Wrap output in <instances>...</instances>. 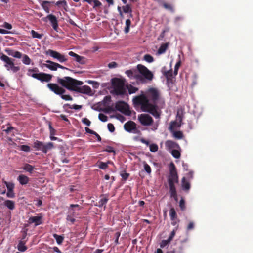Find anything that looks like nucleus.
Wrapping results in <instances>:
<instances>
[{
	"label": "nucleus",
	"mask_w": 253,
	"mask_h": 253,
	"mask_svg": "<svg viewBox=\"0 0 253 253\" xmlns=\"http://www.w3.org/2000/svg\"><path fill=\"white\" fill-rule=\"evenodd\" d=\"M181 65V61L179 60L175 64L174 67V71L173 74L175 76H176L178 73V70L179 68V67Z\"/></svg>",
	"instance_id": "a18cd8bd"
},
{
	"label": "nucleus",
	"mask_w": 253,
	"mask_h": 253,
	"mask_svg": "<svg viewBox=\"0 0 253 253\" xmlns=\"http://www.w3.org/2000/svg\"><path fill=\"white\" fill-rule=\"evenodd\" d=\"M46 62L47 63L43 64V66L44 67H46L52 71H56L57 70V67L55 65H57L56 62H54L50 60H46Z\"/></svg>",
	"instance_id": "a211bd4d"
},
{
	"label": "nucleus",
	"mask_w": 253,
	"mask_h": 253,
	"mask_svg": "<svg viewBox=\"0 0 253 253\" xmlns=\"http://www.w3.org/2000/svg\"><path fill=\"white\" fill-rule=\"evenodd\" d=\"M56 5L57 6H62L65 10H67V8L68 7V5L67 1L65 0H59L55 3Z\"/></svg>",
	"instance_id": "c756f323"
},
{
	"label": "nucleus",
	"mask_w": 253,
	"mask_h": 253,
	"mask_svg": "<svg viewBox=\"0 0 253 253\" xmlns=\"http://www.w3.org/2000/svg\"><path fill=\"white\" fill-rule=\"evenodd\" d=\"M0 58L4 63V66L8 71H11L13 73H16L20 70L19 66L14 65V59L9 57L3 53H1Z\"/></svg>",
	"instance_id": "423d86ee"
},
{
	"label": "nucleus",
	"mask_w": 253,
	"mask_h": 253,
	"mask_svg": "<svg viewBox=\"0 0 253 253\" xmlns=\"http://www.w3.org/2000/svg\"><path fill=\"white\" fill-rule=\"evenodd\" d=\"M47 86L50 90L57 95H60L62 94H64L66 92V90L64 88L56 84L49 83L47 84Z\"/></svg>",
	"instance_id": "ddd939ff"
},
{
	"label": "nucleus",
	"mask_w": 253,
	"mask_h": 253,
	"mask_svg": "<svg viewBox=\"0 0 253 253\" xmlns=\"http://www.w3.org/2000/svg\"><path fill=\"white\" fill-rule=\"evenodd\" d=\"M69 107L70 109H73L75 110H80L82 108V106L81 105L74 104L73 105H71L69 104H65L63 105V108H65L66 107Z\"/></svg>",
	"instance_id": "2f4dec72"
},
{
	"label": "nucleus",
	"mask_w": 253,
	"mask_h": 253,
	"mask_svg": "<svg viewBox=\"0 0 253 253\" xmlns=\"http://www.w3.org/2000/svg\"><path fill=\"white\" fill-rule=\"evenodd\" d=\"M168 46H169V43H165L162 44L157 51V54L159 55H160V54H162L164 53L166 51V50L168 47Z\"/></svg>",
	"instance_id": "b1692460"
},
{
	"label": "nucleus",
	"mask_w": 253,
	"mask_h": 253,
	"mask_svg": "<svg viewBox=\"0 0 253 253\" xmlns=\"http://www.w3.org/2000/svg\"><path fill=\"white\" fill-rule=\"evenodd\" d=\"M173 136L177 139H181L183 138V134L180 131H174L173 132Z\"/></svg>",
	"instance_id": "e433bc0d"
},
{
	"label": "nucleus",
	"mask_w": 253,
	"mask_h": 253,
	"mask_svg": "<svg viewBox=\"0 0 253 253\" xmlns=\"http://www.w3.org/2000/svg\"><path fill=\"white\" fill-rule=\"evenodd\" d=\"M120 232H117L115 234V243L116 245H117L119 244V237L120 236Z\"/></svg>",
	"instance_id": "e2e57ef3"
},
{
	"label": "nucleus",
	"mask_w": 253,
	"mask_h": 253,
	"mask_svg": "<svg viewBox=\"0 0 253 253\" xmlns=\"http://www.w3.org/2000/svg\"><path fill=\"white\" fill-rule=\"evenodd\" d=\"M4 183L5 184L7 188V191H12L14 190V184L13 183L4 181Z\"/></svg>",
	"instance_id": "f704fd0d"
},
{
	"label": "nucleus",
	"mask_w": 253,
	"mask_h": 253,
	"mask_svg": "<svg viewBox=\"0 0 253 253\" xmlns=\"http://www.w3.org/2000/svg\"><path fill=\"white\" fill-rule=\"evenodd\" d=\"M33 146L36 151H42L45 154L54 148V144L52 142L44 144L43 142L38 140L35 141Z\"/></svg>",
	"instance_id": "0eeeda50"
},
{
	"label": "nucleus",
	"mask_w": 253,
	"mask_h": 253,
	"mask_svg": "<svg viewBox=\"0 0 253 253\" xmlns=\"http://www.w3.org/2000/svg\"><path fill=\"white\" fill-rule=\"evenodd\" d=\"M169 193L170 197L173 198L175 201H178V197L176 188L169 189Z\"/></svg>",
	"instance_id": "cd10ccee"
},
{
	"label": "nucleus",
	"mask_w": 253,
	"mask_h": 253,
	"mask_svg": "<svg viewBox=\"0 0 253 253\" xmlns=\"http://www.w3.org/2000/svg\"><path fill=\"white\" fill-rule=\"evenodd\" d=\"M57 83L70 91L91 95L92 94L91 88L87 85L80 86L83 82L77 80L70 77L66 76L63 78H57Z\"/></svg>",
	"instance_id": "f03ea898"
},
{
	"label": "nucleus",
	"mask_w": 253,
	"mask_h": 253,
	"mask_svg": "<svg viewBox=\"0 0 253 253\" xmlns=\"http://www.w3.org/2000/svg\"><path fill=\"white\" fill-rule=\"evenodd\" d=\"M137 69L140 73L146 79L149 81H152L153 78V74L148 70L145 66L138 64L137 66Z\"/></svg>",
	"instance_id": "9d476101"
},
{
	"label": "nucleus",
	"mask_w": 253,
	"mask_h": 253,
	"mask_svg": "<svg viewBox=\"0 0 253 253\" xmlns=\"http://www.w3.org/2000/svg\"><path fill=\"white\" fill-rule=\"evenodd\" d=\"M172 70H170L169 71H168L167 72H165L164 75L166 77L168 80H169L172 77Z\"/></svg>",
	"instance_id": "a19ab883"
},
{
	"label": "nucleus",
	"mask_w": 253,
	"mask_h": 253,
	"mask_svg": "<svg viewBox=\"0 0 253 253\" xmlns=\"http://www.w3.org/2000/svg\"><path fill=\"white\" fill-rule=\"evenodd\" d=\"M48 20L50 21L53 29L58 32V23L57 18L53 14H49L47 15Z\"/></svg>",
	"instance_id": "dca6fc26"
},
{
	"label": "nucleus",
	"mask_w": 253,
	"mask_h": 253,
	"mask_svg": "<svg viewBox=\"0 0 253 253\" xmlns=\"http://www.w3.org/2000/svg\"><path fill=\"white\" fill-rule=\"evenodd\" d=\"M31 34L32 35V37L33 38H38V39H41L43 35L39 34L38 32L35 31L34 30H32L31 31Z\"/></svg>",
	"instance_id": "c9c22d12"
},
{
	"label": "nucleus",
	"mask_w": 253,
	"mask_h": 253,
	"mask_svg": "<svg viewBox=\"0 0 253 253\" xmlns=\"http://www.w3.org/2000/svg\"><path fill=\"white\" fill-rule=\"evenodd\" d=\"M149 148L151 152H155L158 150V146L157 144H152L149 145Z\"/></svg>",
	"instance_id": "c03bdc74"
},
{
	"label": "nucleus",
	"mask_w": 253,
	"mask_h": 253,
	"mask_svg": "<svg viewBox=\"0 0 253 253\" xmlns=\"http://www.w3.org/2000/svg\"><path fill=\"white\" fill-rule=\"evenodd\" d=\"M60 96L62 99L66 101H72L73 100L72 97L70 95H65L64 94H62V95H60Z\"/></svg>",
	"instance_id": "49530a36"
},
{
	"label": "nucleus",
	"mask_w": 253,
	"mask_h": 253,
	"mask_svg": "<svg viewBox=\"0 0 253 253\" xmlns=\"http://www.w3.org/2000/svg\"><path fill=\"white\" fill-rule=\"evenodd\" d=\"M66 220L68 221L71 222V223L72 224H73L76 221V219L74 217H72L71 215H69L67 216Z\"/></svg>",
	"instance_id": "338daca9"
},
{
	"label": "nucleus",
	"mask_w": 253,
	"mask_h": 253,
	"mask_svg": "<svg viewBox=\"0 0 253 253\" xmlns=\"http://www.w3.org/2000/svg\"><path fill=\"white\" fill-rule=\"evenodd\" d=\"M179 207L182 211L185 210V201L183 198H181L179 202Z\"/></svg>",
	"instance_id": "8fccbe9b"
},
{
	"label": "nucleus",
	"mask_w": 253,
	"mask_h": 253,
	"mask_svg": "<svg viewBox=\"0 0 253 253\" xmlns=\"http://www.w3.org/2000/svg\"><path fill=\"white\" fill-rule=\"evenodd\" d=\"M42 218L43 216L42 215V214H39L38 216L30 217L28 219V222L29 223V224L34 223L35 226H37L42 224Z\"/></svg>",
	"instance_id": "2eb2a0df"
},
{
	"label": "nucleus",
	"mask_w": 253,
	"mask_h": 253,
	"mask_svg": "<svg viewBox=\"0 0 253 253\" xmlns=\"http://www.w3.org/2000/svg\"><path fill=\"white\" fill-rule=\"evenodd\" d=\"M68 55L70 56L74 57L76 61H77V58H78L80 56L73 51H70L68 53Z\"/></svg>",
	"instance_id": "052dcab7"
},
{
	"label": "nucleus",
	"mask_w": 253,
	"mask_h": 253,
	"mask_svg": "<svg viewBox=\"0 0 253 253\" xmlns=\"http://www.w3.org/2000/svg\"><path fill=\"white\" fill-rule=\"evenodd\" d=\"M138 120L143 126H152L154 123L152 117L148 114H141L138 116Z\"/></svg>",
	"instance_id": "6e6552de"
},
{
	"label": "nucleus",
	"mask_w": 253,
	"mask_h": 253,
	"mask_svg": "<svg viewBox=\"0 0 253 253\" xmlns=\"http://www.w3.org/2000/svg\"><path fill=\"white\" fill-rule=\"evenodd\" d=\"M23 169L24 170L32 173L34 170V167L29 164H25L23 167Z\"/></svg>",
	"instance_id": "bb28decb"
},
{
	"label": "nucleus",
	"mask_w": 253,
	"mask_h": 253,
	"mask_svg": "<svg viewBox=\"0 0 253 253\" xmlns=\"http://www.w3.org/2000/svg\"><path fill=\"white\" fill-rule=\"evenodd\" d=\"M22 55H23L21 52L17 51H15L13 57L16 58L20 59V58H22Z\"/></svg>",
	"instance_id": "680f3d73"
},
{
	"label": "nucleus",
	"mask_w": 253,
	"mask_h": 253,
	"mask_svg": "<svg viewBox=\"0 0 253 253\" xmlns=\"http://www.w3.org/2000/svg\"><path fill=\"white\" fill-rule=\"evenodd\" d=\"M39 72V69L35 67L33 69H28L27 70V75L37 80L40 81L41 82H49L52 78V75L43 72Z\"/></svg>",
	"instance_id": "7ed1b4c3"
},
{
	"label": "nucleus",
	"mask_w": 253,
	"mask_h": 253,
	"mask_svg": "<svg viewBox=\"0 0 253 253\" xmlns=\"http://www.w3.org/2000/svg\"><path fill=\"white\" fill-rule=\"evenodd\" d=\"M144 169L146 172L148 173H150L151 172V169L150 166L147 163H145L144 165Z\"/></svg>",
	"instance_id": "13d9d810"
},
{
	"label": "nucleus",
	"mask_w": 253,
	"mask_h": 253,
	"mask_svg": "<svg viewBox=\"0 0 253 253\" xmlns=\"http://www.w3.org/2000/svg\"><path fill=\"white\" fill-rule=\"evenodd\" d=\"M21 150L26 152H30V147L28 145H23L21 146Z\"/></svg>",
	"instance_id": "4d7b16f0"
},
{
	"label": "nucleus",
	"mask_w": 253,
	"mask_h": 253,
	"mask_svg": "<svg viewBox=\"0 0 253 253\" xmlns=\"http://www.w3.org/2000/svg\"><path fill=\"white\" fill-rule=\"evenodd\" d=\"M26 240H20L18 244L17 249L19 251L24 252L27 249V247L25 245Z\"/></svg>",
	"instance_id": "4be33fe9"
},
{
	"label": "nucleus",
	"mask_w": 253,
	"mask_h": 253,
	"mask_svg": "<svg viewBox=\"0 0 253 253\" xmlns=\"http://www.w3.org/2000/svg\"><path fill=\"white\" fill-rule=\"evenodd\" d=\"M144 59L148 63H151L154 61L153 57L149 54H146L144 56Z\"/></svg>",
	"instance_id": "79ce46f5"
},
{
	"label": "nucleus",
	"mask_w": 253,
	"mask_h": 253,
	"mask_svg": "<svg viewBox=\"0 0 253 253\" xmlns=\"http://www.w3.org/2000/svg\"><path fill=\"white\" fill-rule=\"evenodd\" d=\"M55 2L54 1H47L44 0L42 1L41 4V6L44 9V10L47 13H49L50 12V4H53Z\"/></svg>",
	"instance_id": "6ab92c4d"
},
{
	"label": "nucleus",
	"mask_w": 253,
	"mask_h": 253,
	"mask_svg": "<svg viewBox=\"0 0 253 253\" xmlns=\"http://www.w3.org/2000/svg\"><path fill=\"white\" fill-rule=\"evenodd\" d=\"M115 108L126 115H130L131 113L127 104L123 101L117 102L115 104Z\"/></svg>",
	"instance_id": "1a4fd4ad"
},
{
	"label": "nucleus",
	"mask_w": 253,
	"mask_h": 253,
	"mask_svg": "<svg viewBox=\"0 0 253 253\" xmlns=\"http://www.w3.org/2000/svg\"><path fill=\"white\" fill-rule=\"evenodd\" d=\"M6 196L8 198H13L15 197V194L14 192V190L7 191Z\"/></svg>",
	"instance_id": "864d4df0"
},
{
	"label": "nucleus",
	"mask_w": 253,
	"mask_h": 253,
	"mask_svg": "<svg viewBox=\"0 0 253 253\" xmlns=\"http://www.w3.org/2000/svg\"><path fill=\"white\" fill-rule=\"evenodd\" d=\"M169 216L171 221L175 220L177 218V214L173 208H171L169 210Z\"/></svg>",
	"instance_id": "a878e982"
},
{
	"label": "nucleus",
	"mask_w": 253,
	"mask_h": 253,
	"mask_svg": "<svg viewBox=\"0 0 253 253\" xmlns=\"http://www.w3.org/2000/svg\"><path fill=\"white\" fill-rule=\"evenodd\" d=\"M76 62H78L81 64L84 65L86 63V60L84 57L79 56V57L77 58Z\"/></svg>",
	"instance_id": "58836bf2"
},
{
	"label": "nucleus",
	"mask_w": 253,
	"mask_h": 253,
	"mask_svg": "<svg viewBox=\"0 0 253 253\" xmlns=\"http://www.w3.org/2000/svg\"><path fill=\"white\" fill-rule=\"evenodd\" d=\"M123 12L125 13H130V16L132 17V9L129 4H126L125 6L122 7Z\"/></svg>",
	"instance_id": "7c9ffc66"
},
{
	"label": "nucleus",
	"mask_w": 253,
	"mask_h": 253,
	"mask_svg": "<svg viewBox=\"0 0 253 253\" xmlns=\"http://www.w3.org/2000/svg\"><path fill=\"white\" fill-rule=\"evenodd\" d=\"M82 122L87 126H89L91 124V122L86 118H84L82 119Z\"/></svg>",
	"instance_id": "69168bd1"
},
{
	"label": "nucleus",
	"mask_w": 253,
	"mask_h": 253,
	"mask_svg": "<svg viewBox=\"0 0 253 253\" xmlns=\"http://www.w3.org/2000/svg\"><path fill=\"white\" fill-rule=\"evenodd\" d=\"M111 162L110 161H108L107 163H104V162H101L99 165H98V167L99 168H100V169H106L107 168H108V164H109V163H111Z\"/></svg>",
	"instance_id": "4c0bfd02"
},
{
	"label": "nucleus",
	"mask_w": 253,
	"mask_h": 253,
	"mask_svg": "<svg viewBox=\"0 0 253 253\" xmlns=\"http://www.w3.org/2000/svg\"><path fill=\"white\" fill-rule=\"evenodd\" d=\"M127 89L129 94L135 93L138 90V88L134 87L131 85H130L129 86H128Z\"/></svg>",
	"instance_id": "ea45409f"
},
{
	"label": "nucleus",
	"mask_w": 253,
	"mask_h": 253,
	"mask_svg": "<svg viewBox=\"0 0 253 253\" xmlns=\"http://www.w3.org/2000/svg\"><path fill=\"white\" fill-rule=\"evenodd\" d=\"M15 129V128L13 126H8L6 129L3 130V131H5L7 134L9 133L12 130Z\"/></svg>",
	"instance_id": "774afa93"
},
{
	"label": "nucleus",
	"mask_w": 253,
	"mask_h": 253,
	"mask_svg": "<svg viewBox=\"0 0 253 253\" xmlns=\"http://www.w3.org/2000/svg\"><path fill=\"white\" fill-rule=\"evenodd\" d=\"M4 205L10 210L15 209V202L10 200H6L3 203Z\"/></svg>",
	"instance_id": "412c9836"
},
{
	"label": "nucleus",
	"mask_w": 253,
	"mask_h": 253,
	"mask_svg": "<svg viewBox=\"0 0 253 253\" xmlns=\"http://www.w3.org/2000/svg\"><path fill=\"white\" fill-rule=\"evenodd\" d=\"M17 180L21 185H23L29 182V178L25 175L21 174L18 177Z\"/></svg>",
	"instance_id": "aec40b11"
},
{
	"label": "nucleus",
	"mask_w": 253,
	"mask_h": 253,
	"mask_svg": "<svg viewBox=\"0 0 253 253\" xmlns=\"http://www.w3.org/2000/svg\"><path fill=\"white\" fill-rule=\"evenodd\" d=\"M100 197H102V198L98 201V204L96 206L100 208L103 206L105 207L106 204L109 200L108 194H102Z\"/></svg>",
	"instance_id": "f3484780"
},
{
	"label": "nucleus",
	"mask_w": 253,
	"mask_h": 253,
	"mask_svg": "<svg viewBox=\"0 0 253 253\" xmlns=\"http://www.w3.org/2000/svg\"><path fill=\"white\" fill-rule=\"evenodd\" d=\"M165 145L168 149H173L178 147V144L172 140H167L166 142Z\"/></svg>",
	"instance_id": "5701e85b"
},
{
	"label": "nucleus",
	"mask_w": 253,
	"mask_h": 253,
	"mask_svg": "<svg viewBox=\"0 0 253 253\" xmlns=\"http://www.w3.org/2000/svg\"><path fill=\"white\" fill-rule=\"evenodd\" d=\"M133 102L136 106H140L143 111L150 113L156 118H160V116L158 110L163 108L165 105V100L160 91L154 87L147 89L145 94L134 97Z\"/></svg>",
	"instance_id": "f257e3e1"
},
{
	"label": "nucleus",
	"mask_w": 253,
	"mask_h": 253,
	"mask_svg": "<svg viewBox=\"0 0 253 253\" xmlns=\"http://www.w3.org/2000/svg\"><path fill=\"white\" fill-rule=\"evenodd\" d=\"M125 73L131 79H136L139 81L143 80L142 76L139 75L135 70H128L125 72Z\"/></svg>",
	"instance_id": "4468645a"
},
{
	"label": "nucleus",
	"mask_w": 253,
	"mask_h": 253,
	"mask_svg": "<svg viewBox=\"0 0 253 253\" xmlns=\"http://www.w3.org/2000/svg\"><path fill=\"white\" fill-rule=\"evenodd\" d=\"M107 127H108V130L111 132H113L115 131V127L114 126L113 124H112V123L108 124Z\"/></svg>",
	"instance_id": "bf43d9fd"
},
{
	"label": "nucleus",
	"mask_w": 253,
	"mask_h": 253,
	"mask_svg": "<svg viewBox=\"0 0 253 253\" xmlns=\"http://www.w3.org/2000/svg\"><path fill=\"white\" fill-rule=\"evenodd\" d=\"M180 124H178L176 121H173L170 123V129L172 130L176 126H179Z\"/></svg>",
	"instance_id": "3c124183"
},
{
	"label": "nucleus",
	"mask_w": 253,
	"mask_h": 253,
	"mask_svg": "<svg viewBox=\"0 0 253 253\" xmlns=\"http://www.w3.org/2000/svg\"><path fill=\"white\" fill-rule=\"evenodd\" d=\"M171 241H169V239H168L167 240H163L161 241L160 246V247L162 248H164L167 245H168Z\"/></svg>",
	"instance_id": "37998d69"
},
{
	"label": "nucleus",
	"mask_w": 253,
	"mask_h": 253,
	"mask_svg": "<svg viewBox=\"0 0 253 253\" xmlns=\"http://www.w3.org/2000/svg\"><path fill=\"white\" fill-rule=\"evenodd\" d=\"M163 6L165 8H166L167 9H168L171 11H173V8L172 7V6L169 4H168L167 3H164Z\"/></svg>",
	"instance_id": "6e6d98bb"
},
{
	"label": "nucleus",
	"mask_w": 253,
	"mask_h": 253,
	"mask_svg": "<svg viewBox=\"0 0 253 253\" xmlns=\"http://www.w3.org/2000/svg\"><path fill=\"white\" fill-rule=\"evenodd\" d=\"M22 62L25 65H29L31 63V60L29 56L26 54H24L22 56Z\"/></svg>",
	"instance_id": "473e14b6"
},
{
	"label": "nucleus",
	"mask_w": 253,
	"mask_h": 253,
	"mask_svg": "<svg viewBox=\"0 0 253 253\" xmlns=\"http://www.w3.org/2000/svg\"><path fill=\"white\" fill-rule=\"evenodd\" d=\"M124 128L126 131L129 132H133L135 134H139L140 133V130H138L136 128V124L135 122L132 121H129L124 124Z\"/></svg>",
	"instance_id": "f8f14e48"
},
{
	"label": "nucleus",
	"mask_w": 253,
	"mask_h": 253,
	"mask_svg": "<svg viewBox=\"0 0 253 253\" xmlns=\"http://www.w3.org/2000/svg\"><path fill=\"white\" fill-rule=\"evenodd\" d=\"M53 237L55 239L58 245H60L62 243L64 240V237L61 235H59L57 234H54Z\"/></svg>",
	"instance_id": "c85d7f7f"
},
{
	"label": "nucleus",
	"mask_w": 253,
	"mask_h": 253,
	"mask_svg": "<svg viewBox=\"0 0 253 253\" xmlns=\"http://www.w3.org/2000/svg\"><path fill=\"white\" fill-rule=\"evenodd\" d=\"M98 118L100 121L104 122H106L108 119L107 116L102 113L99 114Z\"/></svg>",
	"instance_id": "de8ad7c7"
},
{
	"label": "nucleus",
	"mask_w": 253,
	"mask_h": 253,
	"mask_svg": "<svg viewBox=\"0 0 253 253\" xmlns=\"http://www.w3.org/2000/svg\"><path fill=\"white\" fill-rule=\"evenodd\" d=\"M5 51L7 53L8 55H9L10 56H13L14 52L15 51V50L9 49V48L6 49Z\"/></svg>",
	"instance_id": "0e129e2a"
},
{
	"label": "nucleus",
	"mask_w": 253,
	"mask_h": 253,
	"mask_svg": "<svg viewBox=\"0 0 253 253\" xmlns=\"http://www.w3.org/2000/svg\"><path fill=\"white\" fill-rule=\"evenodd\" d=\"M104 151L109 153H113L114 155L116 154L113 147L110 146H107Z\"/></svg>",
	"instance_id": "5fc2aeb1"
},
{
	"label": "nucleus",
	"mask_w": 253,
	"mask_h": 253,
	"mask_svg": "<svg viewBox=\"0 0 253 253\" xmlns=\"http://www.w3.org/2000/svg\"><path fill=\"white\" fill-rule=\"evenodd\" d=\"M177 229V227H175L171 232L169 237L168 239H169V241H171L173 239V237L175 235L176 231Z\"/></svg>",
	"instance_id": "603ef678"
},
{
	"label": "nucleus",
	"mask_w": 253,
	"mask_h": 253,
	"mask_svg": "<svg viewBox=\"0 0 253 253\" xmlns=\"http://www.w3.org/2000/svg\"><path fill=\"white\" fill-rule=\"evenodd\" d=\"M131 25V21L130 19H126V26L124 29L125 33H127L129 31L130 26Z\"/></svg>",
	"instance_id": "72a5a7b5"
},
{
	"label": "nucleus",
	"mask_w": 253,
	"mask_h": 253,
	"mask_svg": "<svg viewBox=\"0 0 253 253\" xmlns=\"http://www.w3.org/2000/svg\"><path fill=\"white\" fill-rule=\"evenodd\" d=\"M46 55H50L54 59H57L59 62L62 63L67 61V58L65 56L61 54L59 52L51 49H48L45 52Z\"/></svg>",
	"instance_id": "9b49d317"
},
{
	"label": "nucleus",
	"mask_w": 253,
	"mask_h": 253,
	"mask_svg": "<svg viewBox=\"0 0 253 253\" xmlns=\"http://www.w3.org/2000/svg\"><path fill=\"white\" fill-rule=\"evenodd\" d=\"M181 185L183 189L188 190L190 188V185L189 181L186 180L185 177H183L181 181Z\"/></svg>",
	"instance_id": "393cba45"
},
{
	"label": "nucleus",
	"mask_w": 253,
	"mask_h": 253,
	"mask_svg": "<svg viewBox=\"0 0 253 253\" xmlns=\"http://www.w3.org/2000/svg\"><path fill=\"white\" fill-rule=\"evenodd\" d=\"M169 174L168 181L169 189L175 188V184L178 183V176L175 165L171 162L169 166Z\"/></svg>",
	"instance_id": "39448f33"
},
{
	"label": "nucleus",
	"mask_w": 253,
	"mask_h": 253,
	"mask_svg": "<svg viewBox=\"0 0 253 253\" xmlns=\"http://www.w3.org/2000/svg\"><path fill=\"white\" fill-rule=\"evenodd\" d=\"M113 93L117 95H123L126 93L125 86V80L114 78L111 80Z\"/></svg>",
	"instance_id": "20e7f679"
},
{
	"label": "nucleus",
	"mask_w": 253,
	"mask_h": 253,
	"mask_svg": "<svg viewBox=\"0 0 253 253\" xmlns=\"http://www.w3.org/2000/svg\"><path fill=\"white\" fill-rule=\"evenodd\" d=\"M171 154L175 158H179L180 157V153L177 150H172Z\"/></svg>",
	"instance_id": "09e8293b"
}]
</instances>
